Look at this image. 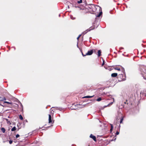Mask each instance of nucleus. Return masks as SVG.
<instances>
[{"mask_svg": "<svg viewBox=\"0 0 146 146\" xmlns=\"http://www.w3.org/2000/svg\"><path fill=\"white\" fill-rule=\"evenodd\" d=\"M90 137L92 138L95 141H96V138L95 136L93 135L92 134H91L90 136Z\"/></svg>", "mask_w": 146, "mask_h": 146, "instance_id": "4", "label": "nucleus"}, {"mask_svg": "<svg viewBox=\"0 0 146 146\" xmlns=\"http://www.w3.org/2000/svg\"><path fill=\"white\" fill-rule=\"evenodd\" d=\"M104 64V61H103V63L102 64V66H103Z\"/></svg>", "mask_w": 146, "mask_h": 146, "instance_id": "27", "label": "nucleus"}, {"mask_svg": "<svg viewBox=\"0 0 146 146\" xmlns=\"http://www.w3.org/2000/svg\"><path fill=\"white\" fill-rule=\"evenodd\" d=\"M82 0H80L79 1H77V3H78L80 4L82 3Z\"/></svg>", "mask_w": 146, "mask_h": 146, "instance_id": "18", "label": "nucleus"}, {"mask_svg": "<svg viewBox=\"0 0 146 146\" xmlns=\"http://www.w3.org/2000/svg\"><path fill=\"white\" fill-rule=\"evenodd\" d=\"M123 120V117H121V119L120 120V123H122Z\"/></svg>", "mask_w": 146, "mask_h": 146, "instance_id": "14", "label": "nucleus"}, {"mask_svg": "<svg viewBox=\"0 0 146 146\" xmlns=\"http://www.w3.org/2000/svg\"><path fill=\"white\" fill-rule=\"evenodd\" d=\"M119 133L118 131H117L116 133V135H118L119 134Z\"/></svg>", "mask_w": 146, "mask_h": 146, "instance_id": "26", "label": "nucleus"}, {"mask_svg": "<svg viewBox=\"0 0 146 146\" xmlns=\"http://www.w3.org/2000/svg\"><path fill=\"white\" fill-rule=\"evenodd\" d=\"M81 36V35H80L78 36V37L77 38V40H78L79 39V38H80V37Z\"/></svg>", "mask_w": 146, "mask_h": 146, "instance_id": "25", "label": "nucleus"}, {"mask_svg": "<svg viewBox=\"0 0 146 146\" xmlns=\"http://www.w3.org/2000/svg\"><path fill=\"white\" fill-rule=\"evenodd\" d=\"M100 10L101 11V8L100 7Z\"/></svg>", "mask_w": 146, "mask_h": 146, "instance_id": "28", "label": "nucleus"}, {"mask_svg": "<svg viewBox=\"0 0 146 146\" xmlns=\"http://www.w3.org/2000/svg\"><path fill=\"white\" fill-rule=\"evenodd\" d=\"M94 51H95V50H89V51H88V52L85 55H84L83 54V53L82 52V55L83 56H86V55H92L93 52Z\"/></svg>", "mask_w": 146, "mask_h": 146, "instance_id": "1", "label": "nucleus"}, {"mask_svg": "<svg viewBox=\"0 0 146 146\" xmlns=\"http://www.w3.org/2000/svg\"><path fill=\"white\" fill-rule=\"evenodd\" d=\"M19 134H17L16 135V138H17L19 137Z\"/></svg>", "mask_w": 146, "mask_h": 146, "instance_id": "23", "label": "nucleus"}, {"mask_svg": "<svg viewBox=\"0 0 146 146\" xmlns=\"http://www.w3.org/2000/svg\"><path fill=\"white\" fill-rule=\"evenodd\" d=\"M74 109V110H75V109Z\"/></svg>", "mask_w": 146, "mask_h": 146, "instance_id": "29", "label": "nucleus"}, {"mask_svg": "<svg viewBox=\"0 0 146 146\" xmlns=\"http://www.w3.org/2000/svg\"><path fill=\"white\" fill-rule=\"evenodd\" d=\"M101 100H102V99H101V98H98L97 100V101H98V102L100 101Z\"/></svg>", "mask_w": 146, "mask_h": 146, "instance_id": "17", "label": "nucleus"}, {"mask_svg": "<svg viewBox=\"0 0 146 146\" xmlns=\"http://www.w3.org/2000/svg\"><path fill=\"white\" fill-rule=\"evenodd\" d=\"M48 121H49V123H53L52 122V121L51 116L50 115V114L49 115Z\"/></svg>", "mask_w": 146, "mask_h": 146, "instance_id": "5", "label": "nucleus"}, {"mask_svg": "<svg viewBox=\"0 0 146 146\" xmlns=\"http://www.w3.org/2000/svg\"><path fill=\"white\" fill-rule=\"evenodd\" d=\"M101 50H99L98 52V57H100L101 56Z\"/></svg>", "mask_w": 146, "mask_h": 146, "instance_id": "9", "label": "nucleus"}, {"mask_svg": "<svg viewBox=\"0 0 146 146\" xmlns=\"http://www.w3.org/2000/svg\"><path fill=\"white\" fill-rule=\"evenodd\" d=\"M91 8L92 9V10L93 12H95L96 9V7L94 5H92L91 6Z\"/></svg>", "mask_w": 146, "mask_h": 146, "instance_id": "3", "label": "nucleus"}, {"mask_svg": "<svg viewBox=\"0 0 146 146\" xmlns=\"http://www.w3.org/2000/svg\"><path fill=\"white\" fill-rule=\"evenodd\" d=\"M102 11L100 12L99 13V14L97 16V17H100V16L102 15Z\"/></svg>", "mask_w": 146, "mask_h": 146, "instance_id": "12", "label": "nucleus"}, {"mask_svg": "<svg viewBox=\"0 0 146 146\" xmlns=\"http://www.w3.org/2000/svg\"><path fill=\"white\" fill-rule=\"evenodd\" d=\"M94 96H85L83 97V98H92Z\"/></svg>", "mask_w": 146, "mask_h": 146, "instance_id": "10", "label": "nucleus"}, {"mask_svg": "<svg viewBox=\"0 0 146 146\" xmlns=\"http://www.w3.org/2000/svg\"><path fill=\"white\" fill-rule=\"evenodd\" d=\"M6 99L4 97H0V101H3L4 100H6Z\"/></svg>", "mask_w": 146, "mask_h": 146, "instance_id": "8", "label": "nucleus"}, {"mask_svg": "<svg viewBox=\"0 0 146 146\" xmlns=\"http://www.w3.org/2000/svg\"><path fill=\"white\" fill-rule=\"evenodd\" d=\"M115 69L118 70V71H120V69L119 68H115Z\"/></svg>", "mask_w": 146, "mask_h": 146, "instance_id": "22", "label": "nucleus"}, {"mask_svg": "<svg viewBox=\"0 0 146 146\" xmlns=\"http://www.w3.org/2000/svg\"><path fill=\"white\" fill-rule=\"evenodd\" d=\"M117 75V73H113L111 74V76L112 77H116Z\"/></svg>", "mask_w": 146, "mask_h": 146, "instance_id": "6", "label": "nucleus"}, {"mask_svg": "<svg viewBox=\"0 0 146 146\" xmlns=\"http://www.w3.org/2000/svg\"><path fill=\"white\" fill-rule=\"evenodd\" d=\"M111 129H110V131H111L113 129V126L112 124H111Z\"/></svg>", "mask_w": 146, "mask_h": 146, "instance_id": "19", "label": "nucleus"}, {"mask_svg": "<svg viewBox=\"0 0 146 146\" xmlns=\"http://www.w3.org/2000/svg\"><path fill=\"white\" fill-rule=\"evenodd\" d=\"M92 29H88L86 31H84L83 33V34L84 35L85 34L88 32L90 31L91 30H92Z\"/></svg>", "mask_w": 146, "mask_h": 146, "instance_id": "7", "label": "nucleus"}, {"mask_svg": "<svg viewBox=\"0 0 146 146\" xmlns=\"http://www.w3.org/2000/svg\"><path fill=\"white\" fill-rule=\"evenodd\" d=\"M60 15H59V16L60 17Z\"/></svg>", "mask_w": 146, "mask_h": 146, "instance_id": "30", "label": "nucleus"}, {"mask_svg": "<svg viewBox=\"0 0 146 146\" xmlns=\"http://www.w3.org/2000/svg\"><path fill=\"white\" fill-rule=\"evenodd\" d=\"M77 7L76 6V7Z\"/></svg>", "mask_w": 146, "mask_h": 146, "instance_id": "31", "label": "nucleus"}, {"mask_svg": "<svg viewBox=\"0 0 146 146\" xmlns=\"http://www.w3.org/2000/svg\"><path fill=\"white\" fill-rule=\"evenodd\" d=\"M70 17L71 19L72 20H74L75 19V18L74 17H73L72 16H71Z\"/></svg>", "mask_w": 146, "mask_h": 146, "instance_id": "21", "label": "nucleus"}, {"mask_svg": "<svg viewBox=\"0 0 146 146\" xmlns=\"http://www.w3.org/2000/svg\"><path fill=\"white\" fill-rule=\"evenodd\" d=\"M1 130L3 133H5V129L3 127L1 128Z\"/></svg>", "mask_w": 146, "mask_h": 146, "instance_id": "11", "label": "nucleus"}, {"mask_svg": "<svg viewBox=\"0 0 146 146\" xmlns=\"http://www.w3.org/2000/svg\"><path fill=\"white\" fill-rule=\"evenodd\" d=\"M19 118L21 120H22L23 119V118L22 116L21 115H19Z\"/></svg>", "mask_w": 146, "mask_h": 146, "instance_id": "15", "label": "nucleus"}, {"mask_svg": "<svg viewBox=\"0 0 146 146\" xmlns=\"http://www.w3.org/2000/svg\"><path fill=\"white\" fill-rule=\"evenodd\" d=\"M88 146H90V145H88Z\"/></svg>", "mask_w": 146, "mask_h": 146, "instance_id": "32", "label": "nucleus"}, {"mask_svg": "<svg viewBox=\"0 0 146 146\" xmlns=\"http://www.w3.org/2000/svg\"><path fill=\"white\" fill-rule=\"evenodd\" d=\"M4 102L5 103H7V104H11L12 103L11 102H8L5 101Z\"/></svg>", "mask_w": 146, "mask_h": 146, "instance_id": "20", "label": "nucleus"}, {"mask_svg": "<svg viewBox=\"0 0 146 146\" xmlns=\"http://www.w3.org/2000/svg\"><path fill=\"white\" fill-rule=\"evenodd\" d=\"M9 142L10 144H11L13 142V141L11 140H10Z\"/></svg>", "mask_w": 146, "mask_h": 146, "instance_id": "24", "label": "nucleus"}, {"mask_svg": "<svg viewBox=\"0 0 146 146\" xmlns=\"http://www.w3.org/2000/svg\"><path fill=\"white\" fill-rule=\"evenodd\" d=\"M141 71L142 72V74L144 76H143V78L145 79L146 80V69H141Z\"/></svg>", "mask_w": 146, "mask_h": 146, "instance_id": "2", "label": "nucleus"}, {"mask_svg": "<svg viewBox=\"0 0 146 146\" xmlns=\"http://www.w3.org/2000/svg\"><path fill=\"white\" fill-rule=\"evenodd\" d=\"M5 119L7 121V123L10 124H11L10 123V121H8V119Z\"/></svg>", "mask_w": 146, "mask_h": 146, "instance_id": "16", "label": "nucleus"}, {"mask_svg": "<svg viewBox=\"0 0 146 146\" xmlns=\"http://www.w3.org/2000/svg\"><path fill=\"white\" fill-rule=\"evenodd\" d=\"M16 130V128L15 127H13L11 129L12 131H14Z\"/></svg>", "mask_w": 146, "mask_h": 146, "instance_id": "13", "label": "nucleus"}]
</instances>
